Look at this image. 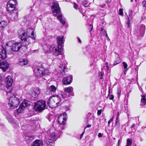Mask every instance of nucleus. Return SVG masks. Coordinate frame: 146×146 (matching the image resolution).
<instances>
[{"mask_svg":"<svg viewBox=\"0 0 146 146\" xmlns=\"http://www.w3.org/2000/svg\"><path fill=\"white\" fill-rule=\"evenodd\" d=\"M72 76H67L64 78L62 80L63 84L65 85L70 84L72 82Z\"/></svg>","mask_w":146,"mask_h":146,"instance_id":"nucleus-17","label":"nucleus"},{"mask_svg":"<svg viewBox=\"0 0 146 146\" xmlns=\"http://www.w3.org/2000/svg\"><path fill=\"white\" fill-rule=\"evenodd\" d=\"M52 117L53 116L52 115H50L49 116V118H48V120L50 121H54V119L53 118V119H52Z\"/></svg>","mask_w":146,"mask_h":146,"instance_id":"nucleus-37","label":"nucleus"},{"mask_svg":"<svg viewBox=\"0 0 146 146\" xmlns=\"http://www.w3.org/2000/svg\"><path fill=\"white\" fill-rule=\"evenodd\" d=\"M20 102L19 99L16 97L13 96L9 98V105L12 109H15L19 105Z\"/></svg>","mask_w":146,"mask_h":146,"instance_id":"nucleus-7","label":"nucleus"},{"mask_svg":"<svg viewBox=\"0 0 146 146\" xmlns=\"http://www.w3.org/2000/svg\"><path fill=\"white\" fill-rule=\"evenodd\" d=\"M84 131L82 132V133L80 135V139H81L82 136H83V135L84 134Z\"/></svg>","mask_w":146,"mask_h":146,"instance_id":"nucleus-49","label":"nucleus"},{"mask_svg":"<svg viewBox=\"0 0 146 146\" xmlns=\"http://www.w3.org/2000/svg\"><path fill=\"white\" fill-rule=\"evenodd\" d=\"M78 39L79 42L80 43H81L82 41L79 37L78 38Z\"/></svg>","mask_w":146,"mask_h":146,"instance_id":"nucleus-51","label":"nucleus"},{"mask_svg":"<svg viewBox=\"0 0 146 146\" xmlns=\"http://www.w3.org/2000/svg\"><path fill=\"white\" fill-rule=\"evenodd\" d=\"M107 67H108V66H107Z\"/></svg>","mask_w":146,"mask_h":146,"instance_id":"nucleus-63","label":"nucleus"},{"mask_svg":"<svg viewBox=\"0 0 146 146\" xmlns=\"http://www.w3.org/2000/svg\"><path fill=\"white\" fill-rule=\"evenodd\" d=\"M45 71L44 68L39 66L35 68V72L36 76L38 77H41L44 75Z\"/></svg>","mask_w":146,"mask_h":146,"instance_id":"nucleus-13","label":"nucleus"},{"mask_svg":"<svg viewBox=\"0 0 146 146\" xmlns=\"http://www.w3.org/2000/svg\"><path fill=\"white\" fill-rule=\"evenodd\" d=\"M104 32H105V33H106L105 36H106V37L107 39V40H109V38L107 34L106 33V31H105Z\"/></svg>","mask_w":146,"mask_h":146,"instance_id":"nucleus-45","label":"nucleus"},{"mask_svg":"<svg viewBox=\"0 0 146 146\" xmlns=\"http://www.w3.org/2000/svg\"><path fill=\"white\" fill-rule=\"evenodd\" d=\"M110 87H109V92H110Z\"/></svg>","mask_w":146,"mask_h":146,"instance_id":"nucleus-57","label":"nucleus"},{"mask_svg":"<svg viewBox=\"0 0 146 146\" xmlns=\"http://www.w3.org/2000/svg\"><path fill=\"white\" fill-rule=\"evenodd\" d=\"M91 125H90V124H89V125H87V126H86V127L84 128V131H85V130L86 128L90 127H91Z\"/></svg>","mask_w":146,"mask_h":146,"instance_id":"nucleus-46","label":"nucleus"},{"mask_svg":"<svg viewBox=\"0 0 146 146\" xmlns=\"http://www.w3.org/2000/svg\"><path fill=\"white\" fill-rule=\"evenodd\" d=\"M7 25V23L3 19L0 18V28L2 29L6 27Z\"/></svg>","mask_w":146,"mask_h":146,"instance_id":"nucleus-22","label":"nucleus"},{"mask_svg":"<svg viewBox=\"0 0 146 146\" xmlns=\"http://www.w3.org/2000/svg\"><path fill=\"white\" fill-rule=\"evenodd\" d=\"M11 90L9 91L8 92L7 91V94L8 93H11Z\"/></svg>","mask_w":146,"mask_h":146,"instance_id":"nucleus-55","label":"nucleus"},{"mask_svg":"<svg viewBox=\"0 0 146 146\" xmlns=\"http://www.w3.org/2000/svg\"><path fill=\"white\" fill-rule=\"evenodd\" d=\"M119 141H120V140H119L118 141V144H119Z\"/></svg>","mask_w":146,"mask_h":146,"instance_id":"nucleus-60","label":"nucleus"},{"mask_svg":"<svg viewBox=\"0 0 146 146\" xmlns=\"http://www.w3.org/2000/svg\"><path fill=\"white\" fill-rule=\"evenodd\" d=\"M16 1L15 0H10L8 3L7 6V9L9 12L14 11V13H12L11 19L13 21L17 20L18 18V13L16 10H14L15 5L16 4Z\"/></svg>","mask_w":146,"mask_h":146,"instance_id":"nucleus-4","label":"nucleus"},{"mask_svg":"<svg viewBox=\"0 0 146 146\" xmlns=\"http://www.w3.org/2000/svg\"><path fill=\"white\" fill-rule=\"evenodd\" d=\"M121 93V89L120 88H118L117 90V94L118 95V98L120 96V95Z\"/></svg>","mask_w":146,"mask_h":146,"instance_id":"nucleus-32","label":"nucleus"},{"mask_svg":"<svg viewBox=\"0 0 146 146\" xmlns=\"http://www.w3.org/2000/svg\"><path fill=\"white\" fill-rule=\"evenodd\" d=\"M9 67V64L7 61L0 60V68L3 71H6Z\"/></svg>","mask_w":146,"mask_h":146,"instance_id":"nucleus-14","label":"nucleus"},{"mask_svg":"<svg viewBox=\"0 0 146 146\" xmlns=\"http://www.w3.org/2000/svg\"><path fill=\"white\" fill-rule=\"evenodd\" d=\"M127 69H126V70L125 71V72H124V74H126V70H127Z\"/></svg>","mask_w":146,"mask_h":146,"instance_id":"nucleus-58","label":"nucleus"},{"mask_svg":"<svg viewBox=\"0 0 146 146\" xmlns=\"http://www.w3.org/2000/svg\"><path fill=\"white\" fill-rule=\"evenodd\" d=\"M106 6V5L105 4H104L103 5H101L100 6L102 8H104Z\"/></svg>","mask_w":146,"mask_h":146,"instance_id":"nucleus-47","label":"nucleus"},{"mask_svg":"<svg viewBox=\"0 0 146 146\" xmlns=\"http://www.w3.org/2000/svg\"><path fill=\"white\" fill-rule=\"evenodd\" d=\"M133 0H131L130 1H131V2H132V1H133Z\"/></svg>","mask_w":146,"mask_h":146,"instance_id":"nucleus-61","label":"nucleus"},{"mask_svg":"<svg viewBox=\"0 0 146 146\" xmlns=\"http://www.w3.org/2000/svg\"><path fill=\"white\" fill-rule=\"evenodd\" d=\"M32 137H26V139H31V138H32Z\"/></svg>","mask_w":146,"mask_h":146,"instance_id":"nucleus-50","label":"nucleus"},{"mask_svg":"<svg viewBox=\"0 0 146 146\" xmlns=\"http://www.w3.org/2000/svg\"><path fill=\"white\" fill-rule=\"evenodd\" d=\"M119 13L120 15H123V9H120L119 10Z\"/></svg>","mask_w":146,"mask_h":146,"instance_id":"nucleus-33","label":"nucleus"},{"mask_svg":"<svg viewBox=\"0 0 146 146\" xmlns=\"http://www.w3.org/2000/svg\"><path fill=\"white\" fill-rule=\"evenodd\" d=\"M30 103L29 101L25 100L21 104L19 109L17 110V113H20L23 111L26 108L30 106Z\"/></svg>","mask_w":146,"mask_h":146,"instance_id":"nucleus-10","label":"nucleus"},{"mask_svg":"<svg viewBox=\"0 0 146 146\" xmlns=\"http://www.w3.org/2000/svg\"><path fill=\"white\" fill-rule=\"evenodd\" d=\"M118 122L117 121H116L115 122L116 124H117L118 123Z\"/></svg>","mask_w":146,"mask_h":146,"instance_id":"nucleus-56","label":"nucleus"},{"mask_svg":"<svg viewBox=\"0 0 146 146\" xmlns=\"http://www.w3.org/2000/svg\"><path fill=\"white\" fill-rule=\"evenodd\" d=\"M46 108V102L40 100L35 103L33 108L36 111H41L45 109Z\"/></svg>","mask_w":146,"mask_h":146,"instance_id":"nucleus-8","label":"nucleus"},{"mask_svg":"<svg viewBox=\"0 0 146 146\" xmlns=\"http://www.w3.org/2000/svg\"><path fill=\"white\" fill-rule=\"evenodd\" d=\"M142 5L143 7H146V1H143L142 2Z\"/></svg>","mask_w":146,"mask_h":146,"instance_id":"nucleus-38","label":"nucleus"},{"mask_svg":"<svg viewBox=\"0 0 146 146\" xmlns=\"http://www.w3.org/2000/svg\"><path fill=\"white\" fill-rule=\"evenodd\" d=\"M70 107L69 106H65V109L66 111L69 110L70 109Z\"/></svg>","mask_w":146,"mask_h":146,"instance_id":"nucleus-41","label":"nucleus"},{"mask_svg":"<svg viewBox=\"0 0 146 146\" xmlns=\"http://www.w3.org/2000/svg\"><path fill=\"white\" fill-rule=\"evenodd\" d=\"M21 46V43H12V41L8 42L6 44L5 48H4L3 47L0 48V58L4 59L6 58V49L10 51L12 50L13 51L17 52L20 49Z\"/></svg>","mask_w":146,"mask_h":146,"instance_id":"nucleus-2","label":"nucleus"},{"mask_svg":"<svg viewBox=\"0 0 146 146\" xmlns=\"http://www.w3.org/2000/svg\"><path fill=\"white\" fill-rule=\"evenodd\" d=\"M43 143L41 140H36L32 143L31 146H43Z\"/></svg>","mask_w":146,"mask_h":146,"instance_id":"nucleus-19","label":"nucleus"},{"mask_svg":"<svg viewBox=\"0 0 146 146\" xmlns=\"http://www.w3.org/2000/svg\"><path fill=\"white\" fill-rule=\"evenodd\" d=\"M6 118L9 123H14V121L10 115H7L6 117Z\"/></svg>","mask_w":146,"mask_h":146,"instance_id":"nucleus-24","label":"nucleus"},{"mask_svg":"<svg viewBox=\"0 0 146 146\" xmlns=\"http://www.w3.org/2000/svg\"><path fill=\"white\" fill-rule=\"evenodd\" d=\"M141 106H144L146 104V100L145 97V96H143L142 97V98L141 100Z\"/></svg>","mask_w":146,"mask_h":146,"instance_id":"nucleus-25","label":"nucleus"},{"mask_svg":"<svg viewBox=\"0 0 146 146\" xmlns=\"http://www.w3.org/2000/svg\"><path fill=\"white\" fill-rule=\"evenodd\" d=\"M67 114L65 113H64L61 114L58 117V120L59 124H57V127L61 126L65 123L67 119Z\"/></svg>","mask_w":146,"mask_h":146,"instance_id":"nucleus-9","label":"nucleus"},{"mask_svg":"<svg viewBox=\"0 0 146 146\" xmlns=\"http://www.w3.org/2000/svg\"><path fill=\"white\" fill-rule=\"evenodd\" d=\"M40 92V89L38 87H36L31 89L29 93L33 98H35L38 96Z\"/></svg>","mask_w":146,"mask_h":146,"instance_id":"nucleus-11","label":"nucleus"},{"mask_svg":"<svg viewBox=\"0 0 146 146\" xmlns=\"http://www.w3.org/2000/svg\"><path fill=\"white\" fill-rule=\"evenodd\" d=\"M101 110H98L97 111V114L98 115H101Z\"/></svg>","mask_w":146,"mask_h":146,"instance_id":"nucleus-43","label":"nucleus"},{"mask_svg":"<svg viewBox=\"0 0 146 146\" xmlns=\"http://www.w3.org/2000/svg\"><path fill=\"white\" fill-rule=\"evenodd\" d=\"M73 88L71 86L65 88L64 92L60 96L57 95L51 96L47 101V104L50 108L56 107L59 104H61L64 99L69 97L71 95L73 96Z\"/></svg>","mask_w":146,"mask_h":146,"instance_id":"nucleus-1","label":"nucleus"},{"mask_svg":"<svg viewBox=\"0 0 146 146\" xmlns=\"http://www.w3.org/2000/svg\"><path fill=\"white\" fill-rule=\"evenodd\" d=\"M114 139H115V138H114Z\"/></svg>","mask_w":146,"mask_h":146,"instance_id":"nucleus-64","label":"nucleus"},{"mask_svg":"<svg viewBox=\"0 0 146 146\" xmlns=\"http://www.w3.org/2000/svg\"><path fill=\"white\" fill-rule=\"evenodd\" d=\"M52 12L55 16L57 17V18L62 25L66 23V21L62 19V15L60 13V9L58 2L57 1L53 2L51 7Z\"/></svg>","mask_w":146,"mask_h":146,"instance_id":"nucleus-3","label":"nucleus"},{"mask_svg":"<svg viewBox=\"0 0 146 146\" xmlns=\"http://www.w3.org/2000/svg\"><path fill=\"white\" fill-rule=\"evenodd\" d=\"M135 125V124H133L131 126V128H133L134 127Z\"/></svg>","mask_w":146,"mask_h":146,"instance_id":"nucleus-52","label":"nucleus"},{"mask_svg":"<svg viewBox=\"0 0 146 146\" xmlns=\"http://www.w3.org/2000/svg\"><path fill=\"white\" fill-rule=\"evenodd\" d=\"M132 13H133L132 11L131 10H129V18L131 17V16L132 15Z\"/></svg>","mask_w":146,"mask_h":146,"instance_id":"nucleus-36","label":"nucleus"},{"mask_svg":"<svg viewBox=\"0 0 146 146\" xmlns=\"http://www.w3.org/2000/svg\"><path fill=\"white\" fill-rule=\"evenodd\" d=\"M63 129L62 126L57 127L56 126L55 129H51L49 130V132L50 133V137L52 138V139L56 140L60 136L59 133Z\"/></svg>","mask_w":146,"mask_h":146,"instance_id":"nucleus-5","label":"nucleus"},{"mask_svg":"<svg viewBox=\"0 0 146 146\" xmlns=\"http://www.w3.org/2000/svg\"><path fill=\"white\" fill-rule=\"evenodd\" d=\"M34 30L32 28H29L27 29V33H26L25 32V33L26 34L27 37V36L31 37V38L33 40H35V36H34Z\"/></svg>","mask_w":146,"mask_h":146,"instance_id":"nucleus-16","label":"nucleus"},{"mask_svg":"<svg viewBox=\"0 0 146 146\" xmlns=\"http://www.w3.org/2000/svg\"><path fill=\"white\" fill-rule=\"evenodd\" d=\"M54 141L52 139H48L47 141V146H54Z\"/></svg>","mask_w":146,"mask_h":146,"instance_id":"nucleus-23","label":"nucleus"},{"mask_svg":"<svg viewBox=\"0 0 146 146\" xmlns=\"http://www.w3.org/2000/svg\"><path fill=\"white\" fill-rule=\"evenodd\" d=\"M113 117L111 118L108 122V124L110 125V123L113 121Z\"/></svg>","mask_w":146,"mask_h":146,"instance_id":"nucleus-42","label":"nucleus"},{"mask_svg":"<svg viewBox=\"0 0 146 146\" xmlns=\"http://www.w3.org/2000/svg\"><path fill=\"white\" fill-rule=\"evenodd\" d=\"M28 63V61L26 59H22L20 60L18 64L19 65L23 66L27 64Z\"/></svg>","mask_w":146,"mask_h":146,"instance_id":"nucleus-21","label":"nucleus"},{"mask_svg":"<svg viewBox=\"0 0 146 146\" xmlns=\"http://www.w3.org/2000/svg\"><path fill=\"white\" fill-rule=\"evenodd\" d=\"M102 136V135L101 133H98V137H100Z\"/></svg>","mask_w":146,"mask_h":146,"instance_id":"nucleus-48","label":"nucleus"},{"mask_svg":"<svg viewBox=\"0 0 146 146\" xmlns=\"http://www.w3.org/2000/svg\"><path fill=\"white\" fill-rule=\"evenodd\" d=\"M18 34L19 37L22 41V45L23 46H27L29 44V42L27 40V34L25 33V31L23 29L18 31Z\"/></svg>","mask_w":146,"mask_h":146,"instance_id":"nucleus-6","label":"nucleus"},{"mask_svg":"<svg viewBox=\"0 0 146 146\" xmlns=\"http://www.w3.org/2000/svg\"><path fill=\"white\" fill-rule=\"evenodd\" d=\"M90 27H91V30H90V31H91L92 30V29L93 28V26H92V25H91V24H90Z\"/></svg>","mask_w":146,"mask_h":146,"instance_id":"nucleus-53","label":"nucleus"},{"mask_svg":"<svg viewBox=\"0 0 146 146\" xmlns=\"http://www.w3.org/2000/svg\"><path fill=\"white\" fill-rule=\"evenodd\" d=\"M120 62V58H117L113 64V66H115L117 64H119Z\"/></svg>","mask_w":146,"mask_h":146,"instance_id":"nucleus-28","label":"nucleus"},{"mask_svg":"<svg viewBox=\"0 0 146 146\" xmlns=\"http://www.w3.org/2000/svg\"><path fill=\"white\" fill-rule=\"evenodd\" d=\"M50 91L54 92L56 90V88L54 85L50 86L49 89Z\"/></svg>","mask_w":146,"mask_h":146,"instance_id":"nucleus-27","label":"nucleus"},{"mask_svg":"<svg viewBox=\"0 0 146 146\" xmlns=\"http://www.w3.org/2000/svg\"><path fill=\"white\" fill-rule=\"evenodd\" d=\"M118 115H119V112H118Z\"/></svg>","mask_w":146,"mask_h":146,"instance_id":"nucleus-62","label":"nucleus"},{"mask_svg":"<svg viewBox=\"0 0 146 146\" xmlns=\"http://www.w3.org/2000/svg\"><path fill=\"white\" fill-rule=\"evenodd\" d=\"M50 52H54L56 56L62 54L61 48H60L59 46L56 48L55 45H52L50 48Z\"/></svg>","mask_w":146,"mask_h":146,"instance_id":"nucleus-12","label":"nucleus"},{"mask_svg":"<svg viewBox=\"0 0 146 146\" xmlns=\"http://www.w3.org/2000/svg\"><path fill=\"white\" fill-rule=\"evenodd\" d=\"M127 17L128 19L127 23V24H130V20H131H131L132 19V18L131 17L129 18L127 15Z\"/></svg>","mask_w":146,"mask_h":146,"instance_id":"nucleus-39","label":"nucleus"},{"mask_svg":"<svg viewBox=\"0 0 146 146\" xmlns=\"http://www.w3.org/2000/svg\"><path fill=\"white\" fill-rule=\"evenodd\" d=\"M113 98L114 96L113 95H111L109 97V99L110 100H113Z\"/></svg>","mask_w":146,"mask_h":146,"instance_id":"nucleus-44","label":"nucleus"},{"mask_svg":"<svg viewBox=\"0 0 146 146\" xmlns=\"http://www.w3.org/2000/svg\"><path fill=\"white\" fill-rule=\"evenodd\" d=\"M123 65L124 68L125 69L127 67V64L126 62H123Z\"/></svg>","mask_w":146,"mask_h":146,"instance_id":"nucleus-34","label":"nucleus"},{"mask_svg":"<svg viewBox=\"0 0 146 146\" xmlns=\"http://www.w3.org/2000/svg\"><path fill=\"white\" fill-rule=\"evenodd\" d=\"M88 3V1L86 0L83 1L82 2V4L85 7H86L87 6V5Z\"/></svg>","mask_w":146,"mask_h":146,"instance_id":"nucleus-30","label":"nucleus"},{"mask_svg":"<svg viewBox=\"0 0 146 146\" xmlns=\"http://www.w3.org/2000/svg\"><path fill=\"white\" fill-rule=\"evenodd\" d=\"M145 29V25L143 24L140 25L139 28V33L141 36H142L144 34Z\"/></svg>","mask_w":146,"mask_h":146,"instance_id":"nucleus-20","label":"nucleus"},{"mask_svg":"<svg viewBox=\"0 0 146 146\" xmlns=\"http://www.w3.org/2000/svg\"><path fill=\"white\" fill-rule=\"evenodd\" d=\"M5 84L6 85L5 87L8 88L10 87L13 82V80L12 78L9 76H8L5 78Z\"/></svg>","mask_w":146,"mask_h":146,"instance_id":"nucleus-15","label":"nucleus"},{"mask_svg":"<svg viewBox=\"0 0 146 146\" xmlns=\"http://www.w3.org/2000/svg\"><path fill=\"white\" fill-rule=\"evenodd\" d=\"M5 86L4 84H1L0 86V90H3L5 89Z\"/></svg>","mask_w":146,"mask_h":146,"instance_id":"nucleus-35","label":"nucleus"},{"mask_svg":"<svg viewBox=\"0 0 146 146\" xmlns=\"http://www.w3.org/2000/svg\"><path fill=\"white\" fill-rule=\"evenodd\" d=\"M74 8L76 9H77V8H78V5H77L75 2L74 3Z\"/></svg>","mask_w":146,"mask_h":146,"instance_id":"nucleus-40","label":"nucleus"},{"mask_svg":"<svg viewBox=\"0 0 146 146\" xmlns=\"http://www.w3.org/2000/svg\"><path fill=\"white\" fill-rule=\"evenodd\" d=\"M59 67L60 68H61L63 70L65 69L66 67V65L65 64H62V63L61 64H60L59 66Z\"/></svg>","mask_w":146,"mask_h":146,"instance_id":"nucleus-29","label":"nucleus"},{"mask_svg":"<svg viewBox=\"0 0 146 146\" xmlns=\"http://www.w3.org/2000/svg\"><path fill=\"white\" fill-rule=\"evenodd\" d=\"M103 28L104 27H103V28L102 27V31H103V30H104Z\"/></svg>","mask_w":146,"mask_h":146,"instance_id":"nucleus-59","label":"nucleus"},{"mask_svg":"<svg viewBox=\"0 0 146 146\" xmlns=\"http://www.w3.org/2000/svg\"><path fill=\"white\" fill-rule=\"evenodd\" d=\"M63 36H59L57 38V40L58 43V46H59L60 48L62 49V46H63V44L64 43Z\"/></svg>","mask_w":146,"mask_h":146,"instance_id":"nucleus-18","label":"nucleus"},{"mask_svg":"<svg viewBox=\"0 0 146 146\" xmlns=\"http://www.w3.org/2000/svg\"><path fill=\"white\" fill-rule=\"evenodd\" d=\"M130 24H127V27H130Z\"/></svg>","mask_w":146,"mask_h":146,"instance_id":"nucleus-54","label":"nucleus"},{"mask_svg":"<svg viewBox=\"0 0 146 146\" xmlns=\"http://www.w3.org/2000/svg\"><path fill=\"white\" fill-rule=\"evenodd\" d=\"M104 75V73L103 72H99V77L101 79H103V76Z\"/></svg>","mask_w":146,"mask_h":146,"instance_id":"nucleus-31","label":"nucleus"},{"mask_svg":"<svg viewBox=\"0 0 146 146\" xmlns=\"http://www.w3.org/2000/svg\"><path fill=\"white\" fill-rule=\"evenodd\" d=\"M132 140L130 139H128L127 140V145L126 146H131L132 145Z\"/></svg>","mask_w":146,"mask_h":146,"instance_id":"nucleus-26","label":"nucleus"}]
</instances>
